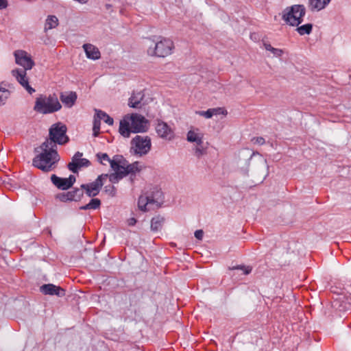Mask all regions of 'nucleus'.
I'll return each mask as SVG.
<instances>
[{
  "label": "nucleus",
  "instance_id": "29",
  "mask_svg": "<svg viewBox=\"0 0 351 351\" xmlns=\"http://www.w3.org/2000/svg\"><path fill=\"white\" fill-rule=\"evenodd\" d=\"M71 193V201L77 202L81 199L83 196L84 192L82 189L75 188L73 190L69 191Z\"/></svg>",
  "mask_w": 351,
  "mask_h": 351
},
{
  "label": "nucleus",
  "instance_id": "31",
  "mask_svg": "<svg viewBox=\"0 0 351 351\" xmlns=\"http://www.w3.org/2000/svg\"><path fill=\"white\" fill-rule=\"evenodd\" d=\"M97 157L98 160L100 161V162L104 165H105V163L104 162V161L109 162L110 165L112 162H120V160H117L115 159L110 160L107 154L99 153L97 154Z\"/></svg>",
  "mask_w": 351,
  "mask_h": 351
},
{
  "label": "nucleus",
  "instance_id": "20",
  "mask_svg": "<svg viewBox=\"0 0 351 351\" xmlns=\"http://www.w3.org/2000/svg\"><path fill=\"white\" fill-rule=\"evenodd\" d=\"M83 49L86 53V57L91 60H98L100 58V51L98 48L92 44H84Z\"/></svg>",
  "mask_w": 351,
  "mask_h": 351
},
{
  "label": "nucleus",
  "instance_id": "2",
  "mask_svg": "<svg viewBox=\"0 0 351 351\" xmlns=\"http://www.w3.org/2000/svg\"><path fill=\"white\" fill-rule=\"evenodd\" d=\"M14 55L16 63L23 66L25 70L14 69L12 71V74L29 94H32L35 92V89L29 84L26 71L31 69L34 66V62L27 53L23 50H16Z\"/></svg>",
  "mask_w": 351,
  "mask_h": 351
},
{
  "label": "nucleus",
  "instance_id": "21",
  "mask_svg": "<svg viewBox=\"0 0 351 351\" xmlns=\"http://www.w3.org/2000/svg\"><path fill=\"white\" fill-rule=\"evenodd\" d=\"M331 0H309V8L311 11H319L324 9Z\"/></svg>",
  "mask_w": 351,
  "mask_h": 351
},
{
  "label": "nucleus",
  "instance_id": "7",
  "mask_svg": "<svg viewBox=\"0 0 351 351\" xmlns=\"http://www.w3.org/2000/svg\"><path fill=\"white\" fill-rule=\"evenodd\" d=\"M306 9L302 5H294L287 8L282 12V19L289 25L298 26L302 22Z\"/></svg>",
  "mask_w": 351,
  "mask_h": 351
},
{
  "label": "nucleus",
  "instance_id": "34",
  "mask_svg": "<svg viewBox=\"0 0 351 351\" xmlns=\"http://www.w3.org/2000/svg\"><path fill=\"white\" fill-rule=\"evenodd\" d=\"M104 191L110 196L114 197L116 195V189L112 185L109 184L104 187Z\"/></svg>",
  "mask_w": 351,
  "mask_h": 351
},
{
  "label": "nucleus",
  "instance_id": "24",
  "mask_svg": "<svg viewBox=\"0 0 351 351\" xmlns=\"http://www.w3.org/2000/svg\"><path fill=\"white\" fill-rule=\"evenodd\" d=\"M165 222V218L162 216L158 215L153 217L151 221V229L152 231H158L161 229Z\"/></svg>",
  "mask_w": 351,
  "mask_h": 351
},
{
  "label": "nucleus",
  "instance_id": "35",
  "mask_svg": "<svg viewBox=\"0 0 351 351\" xmlns=\"http://www.w3.org/2000/svg\"><path fill=\"white\" fill-rule=\"evenodd\" d=\"M197 114H198L200 116H202L206 119L211 118L213 115L211 108H209L206 111H198L196 112Z\"/></svg>",
  "mask_w": 351,
  "mask_h": 351
},
{
  "label": "nucleus",
  "instance_id": "1",
  "mask_svg": "<svg viewBox=\"0 0 351 351\" xmlns=\"http://www.w3.org/2000/svg\"><path fill=\"white\" fill-rule=\"evenodd\" d=\"M56 149L52 145L43 142L40 146L35 148V152L38 153V154L32 160L33 166L44 172L53 171L56 168L57 162L60 160V156Z\"/></svg>",
  "mask_w": 351,
  "mask_h": 351
},
{
  "label": "nucleus",
  "instance_id": "36",
  "mask_svg": "<svg viewBox=\"0 0 351 351\" xmlns=\"http://www.w3.org/2000/svg\"><path fill=\"white\" fill-rule=\"evenodd\" d=\"M213 115L217 114H227V111L222 108H211Z\"/></svg>",
  "mask_w": 351,
  "mask_h": 351
},
{
  "label": "nucleus",
  "instance_id": "37",
  "mask_svg": "<svg viewBox=\"0 0 351 351\" xmlns=\"http://www.w3.org/2000/svg\"><path fill=\"white\" fill-rule=\"evenodd\" d=\"M232 269H241L243 271V274L245 275L250 274L251 271V269L249 267H245L244 266L234 267Z\"/></svg>",
  "mask_w": 351,
  "mask_h": 351
},
{
  "label": "nucleus",
  "instance_id": "14",
  "mask_svg": "<svg viewBox=\"0 0 351 351\" xmlns=\"http://www.w3.org/2000/svg\"><path fill=\"white\" fill-rule=\"evenodd\" d=\"M82 153L77 152L72 158V161L69 163L68 168L73 173H77L78 169L83 167H88L90 162L86 158H82Z\"/></svg>",
  "mask_w": 351,
  "mask_h": 351
},
{
  "label": "nucleus",
  "instance_id": "9",
  "mask_svg": "<svg viewBox=\"0 0 351 351\" xmlns=\"http://www.w3.org/2000/svg\"><path fill=\"white\" fill-rule=\"evenodd\" d=\"M130 153L138 156L146 155L151 149L152 141L148 136L136 135L130 143Z\"/></svg>",
  "mask_w": 351,
  "mask_h": 351
},
{
  "label": "nucleus",
  "instance_id": "19",
  "mask_svg": "<svg viewBox=\"0 0 351 351\" xmlns=\"http://www.w3.org/2000/svg\"><path fill=\"white\" fill-rule=\"evenodd\" d=\"M60 99L66 107L71 108L77 100V94L73 91L62 93Z\"/></svg>",
  "mask_w": 351,
  "mask_h": 351
},
{
  "label": "nucleus",
  "instance_id": "38",
  "mask_svg": "<svg viewBox=\"0 0 351 351\" xmlns=\"http://www.w3.org/2000/svg\"><path fill=\"white\" fill-rule=\"evenodd\" d=\"M194 234L196 239L198 240H202L203 238L204 232L202 230H197L195 232Z\"/></svg>",
  "mask_w": 351,
  "mask_h": 351
},
{
  "label": "nucleus",
  "instance_id": "30",
  "mask_svg": "<svg viewBox=\"0 0 351 351\" xmlns=\"http://www.w3.org/2000/svg\"><path fill=\"white\" fill-rule=\"evenodd\" d=\"M206 154V148L203 147V144L197 145L194 148V154L197 158H200Z\"/></svg>",
  "mask_w": 351,
  "mask_h": 351
},
{
  "label": "nucleus",
  "instance_id": "12",
  "mask_svg": "<svg viewBox=\"0 0 351 351\" xmlns=\"http://www.w3.org/2000/svg\"><path fill=\"white\" fill-rule=\"evenodd\" d=\"M249 164H251L252 171L254 173H263V177L265 178L268 174V165L267 160L262 156L258 154V157L253 158L252 156L249 160Z\"/></svg>",
  "mask_w": 351,
  "mask_h": 351
},
{
  "label": "nucleus",
  "instance_id": "28",
  "mask_svg": "<svg viewBox=\"0 0 351 351\" xmlns=\"http://www.w3.org/2000/svg\"><path fill=\"white\" fill-rule=\"evenodd\" d=\"M297 27V32L302 36L304 34H309L311 32L313 28V25L311 23H307L302 26L298 25Z\"/></svg>",
  "mask_w": 351,
  "mask_h": 351
},
{
  "label": "nucleus",
  "instance_id": "10",
  "mask_svg": "<svg viewBox=\"0 0 351 351\" xmlns=\"http://www.w3.org/2000/svg\"><path fill=\"white\" fill-rule=\"evenodd\" d=\"M162 202V194L160 191H156L152 197L141 195L138 198V206L143 211L149 210L154 204L158 207Z\"/></svg>",
  "mask_w": 351,
  "mask_h": 351
},
{
  "label": "nucleus",
  "instance_id": "40",
  "mask_svg": "<svg viewBox=\"0 0 351 351\" xmlns=\"http://www.w3.org/2000/svg\"><path fill=\"white\" fill-rule=\"evenodd\" d=\"M7 6V0H0V10L5 8Z\"/></svg>",
  "mask_w": 351,
  "mask_h": 351
},
{
  "label": "nucleus",
  "instance_id": "23",
  "mask_svg": "<svg viewBox=\"0 0 351 351\" xmlns=\"http://www.w3.org/2000/svg\"><path fill=\"white\" fill-rule=\"evenodd\" d=\"M58 24V19L54 15H49L45 21L44 31L46 32L49 29H53L56 27Z\"/></svg>",
  "mask_w": 351,
  "mask_h": 351
},
{
  "label": "nucleus",
  "instance_id": "22",
  "mask_svg": "<svg viewBox=\"0 0 351 351\" xmlns=\"http://www.w3.org/2000/svg\"><path fill=\"white\" fill-rule=\"evenodd\" d=\"M95 116L94 118H96V120H104V121L109 125H113L114 121L112 117H110L108 114H107L105 112L95 109Z\"/></svg>",
  "mask_w": 351,
  "mask_h": 351
},
{
  "label": "nucleus",
  "instance_id": "8",
  "mask_svg": "<svg viewBox=\"0 0 351 351\" xmlns=\"http://www.w3.org/2000/svg\"><path fill=\"white\" fill-rule=\"evenodd\" d=\"M173 49V42L169 38H162L160 41L149 46L147 49V53L151 56L165 58L171 55Z\"/></svg>",
  "mask_w": 351,
  "mask_h": 351
},
{
  "label": "nucleus",
  "instance_id": "39",
  "mask_svg": "<svg viewBox=\"0 0 351 351\" xmlns=\"http://www.w3.org/2000/svg\"><path fill=\"white\" fill-rule=\"evenodd\" d=\"M252 141H254V143H257V144H259V145H263L265 142V139L263 137L254 138L252 139Z\"/></svg>",
  "mask_w": 351,
  "mask_h": 351
},
{
  "label": "nucleus",
  "instance_id": "16",
  "mask_svg": "<svg viewBox=\"0 0 351 351\" xmlns=\"http://www.w3.org/2000/svg\"><path fill=\"white\" fill-rule=\"evenodd\" d=\"M147 104L143 91L133 93L129 98L128 106L133 108H141Z\"/></svg>",
  "mask_w": 351,
  "mask_h": 351
},
{
  "label": "nucleus",
  "instance_id": "25",
  "mask_svg": "<svg viewBox=\"0 0 351 351\" xmlns=\"http://www.w3.org/2000/svg\"><path fill=\"white\" fill-rule=\"evenodd\" d=\"M101 201L97 198L92 199L90 202L84 206H81L80 210H95L100 207Z\"/></svg>",
  "mask_w": 351,
  "mask_h": 351
},
{
  "label": "nucleus",
  "instance_id": "5",
  "mask_svg": "<svg viewBox=\"0 0 351 351\" xmlns=\"http://www.w3.org/2000/svg\"><path fill=\"white\" fill-rule=\"evenodd\" d=\"M62 108L58 97L53 95L49 97L40 96L35 102L34 110L42 114H50L58 111Z\"/></svg>",
  "mask_w": 351,
  "mask_h": 351
},
{
  "label": "nucleus",
  "instance_id": "32",
  "mask_svg": "<svg viewBox=\"0 0 351 351\" xmlns=\"http://www.w3.org/2000/svg\"><path fill=\"white\" fill-rule=\"evenodd\" d=\"M100 125H101V122L99 121V120H96V118H94L93 127L94 136H97L98 134H99Z\"/></svg>",
  "mask_w": 351,
  "mask_h": 351
},
{
  "label": "nucleus",
  "instance_id": "41",
  "mask_svg": "<svg viewBox=\"0 0 351 351\" xmlns=\"http://www.w3.org/2000/svg\"><path fill=\"white\" fill-rule=\"evenodd\" d=\"M136 223V219H134V218H130V219L128 220V224H129L130 226H134Z\"/></svg>",
  "mask_w": 351,
  "mask_h": 351
},
{
  "label": "nucleus",
  "instance_id": "3",
  "mask_svg": "<svg viewBox=\"0 0 351 351\" xmlns=\"http://www.w3.org/2000/svg\"><path fill=\"white\" fill-rule=\"evenodd\" d=\"M147 120L138 114H132L125 115L120 121L119 132L120 134L128 138L131 133H138L146 131Z\"/></svg>",
  "mask_w": 351,
  "mask_h": 351
},
{
  "label": "nucleus",
  "instance_id": "11",
  "mask_svg": "<svg viewBox=\"0 0 351 351\" xmlns=\"http://www.w3.org/2000/svg\"><path fill=\"white\" fill-rule=\"evenodd\" d=\"M109 175L107 173H103L97 177V178L88 184H83L81 185V189L84 190L86 194L88 197H95L99 193V191L104 184V180H106L108 178H109Z\"/></svg>",
  "mask_w": 351,
  "mask_h": 351
},
{
  "label": "nucleus",
  "instance_id": "27",
  "mask_svg": "<svg viewBox=\"0 0 351 351\" xmlns=\"http://www.w3.org/2000/svg\"><path fill=\"white\" fill-rule=\"evenodd\" d=\"M2 84H0V106L4 105L10 96V91L5 87H3Z\"/></svg>",
  "mask_w": 351,
  "mask_h": 351
},
{
  "label": "nucleus",
  "instance_id": "18",
  "mask_svg": "<svg viewBox=\"0 0 351 351\" xmlns=\"http://www.w3.org/2000/svg\"><path fill=\"white\" fill-rule=\"evenodd\" d=\"M204 134L198 128H193L187 132L186 139L189 142L195 143L196 145L203 144Z\"/></svg>",
  "mask_w": 351,
  "mask_h": 351
},
{
  "label": "nucleus",
  "instance_id": "17",
  "mask_svg": "<svg viewBox=\"0 0 351 351\" xmlns=\"http://www.w3.org/2000/svg\"><path fill=\"white\" fill-rule=\"evenodd\" d=\"M40 290L45 295H56L58 297H63L65 295L64 289L53 284L43 285L40 287Z\"/></svg>",
  "mask_w": 351,
  "mask_h": 351
},
{
  "label": "nucleus",
  "instance_id": "4",
  "mask_svg": "<svg viewBox=\"0 0 351 351\" xmlns=\"http://www.w3.org/2000/svg\"><path fill=\"white\" fill-rule=\"evenodd\" d=\"M122 162H112L111 168L113 173L109 175V180L111 183H117L120 180L128 175H130V178L132 182L136 174L140 172L143 169V165L139 162H134L132 164L125 166L121 164Z\"/></svg>",
  "mask_w": 351,
  "mask_h": 351
},
{
  "label": "nucleus",
  "instance_id": "13",
  "mask_svg": "<svg viewBox=\"0 0 351 351\" xmlns=\"http://www.w3.org/2000/svg\"><path fill=\"white\" fill-rule=\"evenodd\" d=\"M51 182L59 189L66 190L71 188L75 182V177L70 175L68 178H62L55 174L51 176Z\"/></svg>",
  "mask_w": 351,
  "mask_h": 351
},
{
  "label": "nucleus",
  "instance_id": "15",
  "mask_svg": "<svg viewBox=\"0 0 351 351\" xmlns=\"http://www.w3.org/2000/svg\"><path fill=\"white\" fill-rule=\"evenodd\" d=\"M156 131L160 138L168 141L173 139L175 136L173 130L167 123L162 121H158Z\"/></svg>",
  "mask_w": 351,
  "mask_h": 351
},
{
  "label": "nucleus",
  "instance_id": "26",
  "mask_svg": "<svg viewBox=\"0 0 351 351\" xmlns=\"http://www.w3.org/2000/svg\"><path fill=\"white\" fill-rule=\"evenodd\" d=\"M263 47L266 51H270L274 57L280 58L283 54L282 49L274 48L269 43H264Z\"/></svg>",
  "mask_w": 351,
  "mask_h": 351
},
{
  "label": "nucleus",
  "instance_id": "33",
  "mask_svg": "<svg viewBox=\"0 0 351 351\" xmlns=\"http://www.w3.org/2000/svg\"><path fill=\"white\" fill-rule=\"evenodd\" d=\"M71 193L69 191L62 193L57 195V197L62 202L71 201Z\"/></svg>",
  "mask_w": 351,
  "mask_h": 351
},
{
  "label": "nucleus",
  "instance_id": "6",
  "mask_svg": "<svg viewBox=\"0 0 351 351\" xmlns=\"http://www.w3.org/2000/svg\"><path fill=\"white\" fill-rule=\"evenodd\" d=\"M66 131L65 125L61 123L53 124L49 131V138L46 139L45 142L57 148V144L64 145L69 141Z\"/></svg>",
  "mask_w": 351,
  "mask_h": 351
}]
</instances>
